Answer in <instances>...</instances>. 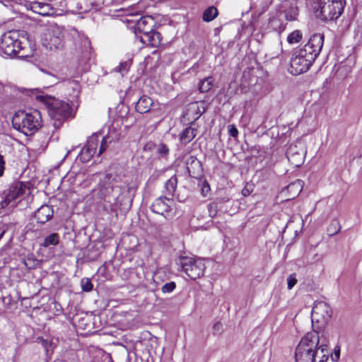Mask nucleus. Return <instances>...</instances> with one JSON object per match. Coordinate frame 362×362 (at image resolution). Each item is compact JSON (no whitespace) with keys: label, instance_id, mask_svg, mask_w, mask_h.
Listing matches in <instances>:
<instances>
[{"label":"nucleus","instance_id":"f257e3e1","mask_svg":"<svg viewBox=\"0 0 362 362\" xmlns=\"http://www.w3.org/2000/svg\"><path fill=\"white\" fill-rule=\"evenodd\" d=\"M324 44V35L315 33L301 48L293 52L291 59V73L298 75L306 72L317 56Z\"/></svg>","mask_w":362,"mask_h":362},{"label":"nucleus","instance_id":"f03ea898","mask_svg":"<svg viewBox=\"0 0 362 362\" xmlns=\"http://www.w3.org/2000/svg\"><path fill=\"white\" fill-rule=\"evenodd\" d=\"M329 355L325 341L320 342L319 333L308 332L296 349V362H327Z\"/></svg>","mask_w":362,"mask_h":362},{"label":"nucleus","instance_id":"7ed1b4c3","mask_svg":"<svg viewBox=\"0 0 362 362\" xmlns=\"http://www.w3.org/2000/svg\"><path fill=\"white\" fill-rule=\"evenodd\" d=\"M99 192L100 194L104 196L105 200L110 203L112 209L114 210L124 204L129 206L132 199H127L126 202V199L124 198L119 199V196L124 194H134L136 188L129 186L126 189L125 184L119 182L115 176L106 175L101 181Z\"/></svg>","mask_w":362,"mask_h":362},{"label":"nucleus","instance_id":"20e7f679","mask_svg":"<svg viewBox=\"0 0 362 362\" xmlns=\"http://www.w3.org/2000/svg\"><path fill=\"white\" fill-rule=\"evenodd\" d=\"M35 91L36 99L47 107L48 114L56 129L60 128L66 119L74 117L73 110L69 103L49 95L38 93L37 90Z\"/></svg>","mask_w":362,"mask_h":362},{"label":"nucleus","instance_id":"39448f33","mask_svg":"<svg viewBox=\"0 0 362 362\" xmlns=\"http://www.w3.org/2000/svg\"><path fill=\"white\" fill-rule=\"evenodd\" d=\"M12 124L23 134L33 135L42 127L41 113L37 110L18 111L12 118Z\"/></svg>","mask_w":362,"mask_h":362},{"label":"nucleus","instance_id":"423d86ee","mask_svg":"<svg viewBox=\"0 0 362 362\" xmlns=\"http://www.w3.org/2000/svg\"><path fill=\"white\" fill-rule=\"evenodd\" d=\"M26 33H20L19 30H9L2 35L0 38V49L7 56L23 57L24 54L20 55L25 45L28 44Z\"/></svg>","mask_w":362,"mask_h":362},{"label":"nucleus","instance_id":"0eeeda50","mask_svg":"<svg viewBox=\"0 0 362 362\" xmlns=\"http://www.w3.org/2000/svg\"><path fill=\"white\" fill-rule=\"evenodd\" d=\"M345 4V0H313L315 16L323 21H334L339 18Z\"/></svg>","mask_w":362,"mask_h":362},{"label":"nucleus","instance_id":"6e6552de","mask_svg":"<svg viewBox=\"0 0 362 362\" xmlns=\"http://www.w3.org/2000/svg\"><path fill=\"white\" fill-rule=\"evenodd\" d=\"M155 25L154 19L150 16L140 18L136 24V30L143 34L140 41L153 47H158L162 41L160 33L154 30Z\"/></svg>","mask_w":362,"mask_h":362},{"label":"nucleus","instance_id":"1a4fd4ad","mask_svg":"<svg viewBox=\"0 0 362 362\" xmlns=\"http://www.w3.org/2000/svg\"><path fill=\"white\" fill-rule=\"evenodd\" d=\"M65 35L64 28L55 23L49 24L41 35L42 45L49 50L61 49L64 46Z\"/></svg>","mask_w":362,"mask_h":362},{"label":"nucleus","instance_id":"9d476101","mask_svg":"<svg viewBox=\"0 0 362 362\" xmlns=\"http://www.w3.org/2000/svg\"><path fill=\"white\" fill-rule=\"evenodd\" d=\"M178 264L182 270L194 280L200 278L205 270L204 260L200 258L182 256L179 258Z\"/></svg>","mask_w":362,"mask_h":362},{"label":"nucleus","instance_id":"9b49d317","mask_svg":"<svg viewBox=\"0 0 362 362\" xmlns=\"http://www.w3.org/2000/svg\"><path fill=\"white\" fill-rule=\"evenodd\" d=\"M29 188L21 182H17L11 185L7 190L0 194V209H4L8 205H15L16 199L22 197L25 193H29Z\"/></svg>","mask_w":362,"mask_h":362},{"label":"nucleus","instance_id":"f8f14e48","mask_svg":"<svg viewBox=\"0 0 362 362\" xmlns=\"http://www.w3.org/2000/svg\"><path fill=\"white\" fill-rule=\"evenodd\" d=\"M175 203L172 198L160 197L155 199L151 206L153 213L162 215L166 219L173 218L175 215Z\"/></svg>","mask_w":362,"mask_h":362},{"label":"nucleus","instance_id":"ddd939ff","mask_svg":"<svg viewBox=\"0 0 362 362\" xmlns=\"http://www.w3.org/2000/svg\"><path fill=\"white\" fill-rule=\"evenodd\" d=\"M122 130L118 123L113 122L108 127L106 135L103 138L98 156L101 155L107 148L108 145L119 141L121 136Z\"/></svg>","mask_w":362,"mask_h":362},{"label":"nucleus","instance_id":"4468645a","mask_svg":"<svg viewBox=\"0 0 362 362\" xmlns=\"http://www.w3.org/2000/svg\"><path fill=\"white\" fill-rule=\"evenodd\" d=\"M332 313V308L325 302L320 301L315 303L312 309V320H316L317 322H327L331 317Z\"/></svg>","mask_w":362,"mask_h":362},{"label":"nucleus","instance_id":"2eb2a0df","mask_svg":"<svg viewBox=\"0 0 362 362\" xmlns=\"http://www.w3.org/2000/svg\"><path fill=\"white\" fill-rule=\"evenodd\" d=\"M286 156L292 165L299 167L304 163L305 151L301 144H299V146L297 144H292L286 151Z\"/></svg>","mask_w":362,"mask_h":362},{"label":"nucleus","instance_id":"dca6fc26","mask_svg":"<svg viewBox=\"0 0 362 362\" xmlns=\"http://www.w3.org/2000/svg\"><path fill=\"white\" fill-rule=\"evenodd\" d=\"M99 142L98 134H93L88 139L86 146L81 151V159L83 162L88 161L96 153Z\"/></svg>","mask_w":362,"mask_h":362},{"label":"nucleus","instance_id":"f3484780","mask_svg":"<svg viewBox=\"0 0 362 362\" xmlns=\"http://www.w3.org/2000/svg\"><path fill=\"white\" fill-rule=\"evenodd\" d=\"M159 106L158 101H153L151 98L144 95L138 100L135 107L138 112L144 114L158 110Z\"/></svg>","mask_w":362,"mask_h":362},{"label":"nucleus","instance_id":"a211bd4d","mask_svg":"<svg viewBox=\"0 0 362 362\" xmlns=\"http://www.w3.org/2000/svg\"><path fill=\"white\" fill-rule=\"evenodd\" d=\"M53 216V210L49 205L41 206L35 213V218L37 223L44 224Z\"/></svg>","mask_w":362,"mask_h":362},{"label":"nucleus","instance_id":"6ab92c4d","mask_svg":"<svg viewBox=\"0 0 362 362\" xmlns=\"http://www.w3.org/2000/svg\"><path fill=\"white\" fill-rule=\"evenodd\" d=\"M28 6L34 13L41 16H49L53 13V8L49 4L33 1L30 2Z\"/></svg>","mask_w":362,"mask_h":362},{"label":"nucleus","instance_id":"aec40b11","mask_svg":"<svg viewBox=\"0 0 362 362\" xmlns=\"http://www.w3.org/2000/svg\"><path fill=\"white\" fill-rule=\"evenodd\" d=\"M197 129L193 127L192 125L185 128L179 135L180 141L186 145L189 144L196 136Z\"/></svg>","mask_w":362,"mask_h":362},{"label":"nucleus","instance_id":"412c9836","mask_svg":"<svg viewBox=\"0 0 362 362\" xmlns=\"http://www.w3.org/2000/svg\"><path fill=\"white\" fill-rule=\"evenodd\" d=\"M287 191L291 192V196L295 197L298 195L303 189V181L296 180L295 182L289 184L286 187Z\"/></svg>","mask_w":362,"mask_h":362},{"label":"nucleus","instance_id":"4be33fe9","mask_svg":"<svg viewBox=\"0 0 362 362\" xmlns=\"http://www.w3.org/2000/svg\"><path fill=\"white\" fill-rule=\"evenodd\" d=\"M59 242V235L58 233H54L45 237L44 242L41 244V245L45 247H48L58 245Z\"/></svg>","mask_w":362,"mask_h":362},{"label":"nucleus","instance_id":"5701e85b","mask_svg":"<svg viewBox=\"0 0 362 362\" xmlns=\"http://www.w3.org/2000/svg\"><path fill=\"white\" fill-rule=\"evenodd\" d=\"M177 180L176 176H172L168 180L165 185V192L168 195L173 197L174 192L176 190Z\"/></svg>","mask_w":362,"mask_h":362},{"label":"nucleus","instance_id":"b1692460","mask_svg":"<svg viewBox=\"0 0 362 362\" xmlns=\"http://www.w3.org/2000/svg\"><path fill=\"white\" fill-rule=\"evenodd\" d=\"M218 14L217 8L214 6L207 8L203 13V20L206 22L213 21Z\"/></svg>","mask_w":362,"mask_h":362},{"label":"nucleus","instance_id":"393cba45","mask_svg":"<svg viewBox=\"0 0 362 362\" xmlns=\"http://www.w3.org/2000/svg\"><path fill=\"white\" fill-rule=\"evenodd\" d=\"M132 66V61L130 59L123 62H120L119 66L114 69V71L119 73L122 76L126 74Z\"/></svg>","mask_w":362,"mask_h":362},{"label":"nucleus","instance_id":"a878e982","mask_svg":"<svg viewBox=\"0 0 362 362\" xmlns=\"http://www.w3.org/2000/svg\"><path fill=\"white\" fill-rule=\"evenodd\" d=\"M214 80L212 77H207L200 81L199 88L200 92H208L213 86Z\"/></svg>","mask_w":362,"mask_h":362},{"label":"nucleus","instance_id":"bb28decb","mask_svg":"<svg viewBox=\"0 0 362 362\" xmlns=\"http://www.w3.org/2000/svg\"><path fill=\"white\" fill-rule=\"evenodd\" d=\"M302 39V34L300 30H294L288 36V42L290 44L298 43Z\"/></svg>","mask_w":362,"mask_h":362},{"label":"nucleus","instance_id":"cd10ccee","mask_svg":"<svg viewBox=\"0 0 362 362\" xmlns=\"http://www.w3.org/2000/svg\"><path fill=\"white\" fill-rule=\"evenodd\" d=\"M66 85L73 90V93H70V95H73L74 97L78 96L80 92V85L78 82L75 80H69Z\"/></svg>","mask_w":362,"mask_h":362},{"label":"nucleus","instance_id":"c85d7f7f","mask_svg":"<svg viewBox=\"0 0 362 362\" xmlns=\"http://www.w3.org/2000/svg\"><path fill=\"white\" fill-rule=\"evenodd\" d=\"M218 204L219 203L218 202H213L208 205L207 208L210 217L214 218L218 214Z\"/></svg>","mask_w":362,"mask_h":362},{"label":"nucleus","instance_id":"c756f323","mask_svg":"<svg viewBox=\"0 0 362 362\" xmlns=\"http://www.w3.org/2000/svg\"><path fill=\"white\" fill-rule=\"evenodd\" d=\"M201 187V193L204 197L209 195L211 188L209 184L206 180H201L199 184Z\"/></svg>","mask_w":362,"mask_h":362},{"label":"nucleus","instance_id":"7c9ffc66","mask_svg":"<svg viewBox=\"0 0 362 362\" xmlns=\"http://www.w3.org/2000/svg\"><path fill=\"white\" fill-rule=\"evenodd\" d=\"M158 153L163 158H165L169 154V148L165 144L160 143L157 148Z\"/></svg>","mask_w":362,"mask_h":362},{"label":"nucleus","instance_id":"2f4dec72","mask_svg":"<svg viewBox=\"0 0 362 362\" xmlns=\"http://www.w3.org/2000/svg\"><path fill=\"white\" fill-rule=\"evenodd\" d=\"M176 287V284L174 281H170L168 283L165 284L162 288L161 291L164 293H169L173 292Z\"/></svg>","mask_w":362,"mask_h":362},{"label":"nucleus","instance_id":"473e14b6","mask_svg":"<svg viewBox=\"0 0 362 362\" xmlns=\"http://www.w3.org/2000/svg\"><path fill=\"white\" fill-rule=\"evenodd\" d=\"M81 284L83 291L89 292L93 289V284L89 279H83Z\"/></svg>","mask_w":362,"mask_h":362},{"label":"nucleus","instance_id":"72a5a7b5","mask_svg":"<svg viewBox=\"0 0 362 362\" xmlns=\"http://www.w3.org/2000/svg\"><path fill=\"white\" fill-rule=\"evenodd\" d=\"M297 279L296 274H290L287 278V287L288 289L291 290L296 284Z\"/></svg>","mask_w":362,"mask_h":362},{"label":"nucleus","instance_id":"f704fd0d","mask_svg":"<svg viewBox=\"0 0 362 362\" xmlns=\"http://www.w3.org/2000/svg\"><path fill=\"white\" fill-rule=\"evenodd\" d=\"M228 130L230 136L234 138L238 136V130L234 124H229L228 126Z\"/></svg>","mask_w":362,"mask_h":362},{"label":"nucleus","instance_id":"c9c22d12","mask_svg":"<svg viewBox=\"0 0 362 362\" xmlns=\"http://www.w3.org/2000/svg\"><path fill=\"white\" fill-rule=\"evenodd\" d=\"M37 340L38 342L40 343L45 347L46 351H48L49 348L52 346V343L48 340L41 337L38 338Z\"/></svg>","mask_w":362,"mask_h":362},{"label":"nucleus","instance_id":"e433bc0d","mask_svg":"<svg viewBox=\"0 0 362 362\" xmlns=\"http://www.w3.org/2000/svg\"><path fill=\"white\" fill-rule=\"evenodd\" d=\"M228 201V199L223 198V199H218L215 200L214 202H218L219 203L218 204V211H226V209H223V205L225 203Z\"/></svg>","mask_w":362,"mask_h":362},{"label":"nucleus","instance_id":"4c0bfd02","mask_svg":"<svg viewBox=\"0 0 362 362\" xmlns=\"http://www.w3.org/2000/svg\"><path fill=\"white\" fill-rule=\"evenodd\" d=\"M5 170V160L4 156L0 154V177H2Z\"/></svg>","mask_w":362,"mask_h":362},{"label":"nucleus","instance_id":"58836bf2","mask_svg":"<svg viewBox=\"0 0 362 362\" xmlns=\"http://www.w3.org/2000/svg\"><path fill=\"white\" fill-rule=\"evenodd\" d=\"M334 225V230L332 231V234H335L337 233L338 231H339L340 230V225L339 223V222H337V221H333V223H332V225L329 226V228H328L329 230H331V228L332 226Z\"/></svg>","mask_w":362,"mask_h":362},{"label":"nucleus","instance_id":"ea45409f","mask_svg":"<svg viewBox=\"0 0 362 362\" xmlns=\"http://www.w3.org/2000/svg\"><path fill=\"white\" fill-rule=\"evenodd\" d=\"M13 1V0H0V3L6 7L12 6Z\"/></svg>","mask_w":362,"mask_h":362},{"label":"nucleus","instance_id":"a19ab883","mask_svg":"<svg viewBox=\"0 0 362 362\" xmlns=\"http://www.w3.org/2000/svg\"><path fill=\"white\" fill-rule=\"evenodd\" d=\"M189 162H190L192 164V163H198V161L197 160V159H196L194 157H193V156H190V157L187 159V164L188 165Z\"/></svg>","mask_w":362,"mask_h":362},{"label":"nucleus","instance_id":"79ce46f5","mask_svg":"<svg viewBox=\"0 0 362 362\" xmlns=\"http://www.w3.org/2000/svg\"><path fill=\"white\" fill-rule=\"evenodd\" d=\"M250 192L247 187H245L242 191V194L245 197L248 196L250 194Z\"/></svg>","mask_w":362,"mask_h":362},{"label":"nucleus","instance_id":"37998d69","mask_svg":"<svg viewBox=\"0 0 362 362\" xmlns=\"http://www.w3.org/2000/svg\"><path fill=\"white\" fill-rule=\"evenodd\" d=\"M141 12V10H137V9H135L133 8L132 9V11L130 13L132 15H134V14H139Z\"/></svg>","mask_w":362,"mask_h":362},{"label":"nucleus","instance_id":"c03bdc74","mask_svg":"<svg viewBox=\"0 0 362 362\" xmlns=\"http://www.w3.org/2000/svg\"><path fill=\"white\" fill-rule=\"evenodd\" d=\"M221 326V324L220 323H216L214 326V329H219Z\"/></svg>","mask_w":362,"mask_h":362},{"label":"nucleus","instance_id":"a18cd8bd","mask_svg":"<svg viewBox=\"0 0 362 362\" xmlns=\"http://www.w3.org/2000/svg\"><path fill=\"white\" fill-rule=\"evenodd\" d=\"M335 355H336L337 359H338L339 358V352L338 351L337 353H335Z\"/></svg>","mask_w":362,"mask_h":362},{"label":"nucleus","instance_id":"49530a36","mask_svg":"<svg viewBox=\"0 0 362 362\" xmlns=\"http://www.w3.org/2000/svg\"><path fill=\"white\" fill-rule=\"evenodd\" d=\"M86 43H87L88 45H90V42H89V40H86Z\"/></svg>","mask_w":362,"mask_h":362}]
</instances>
